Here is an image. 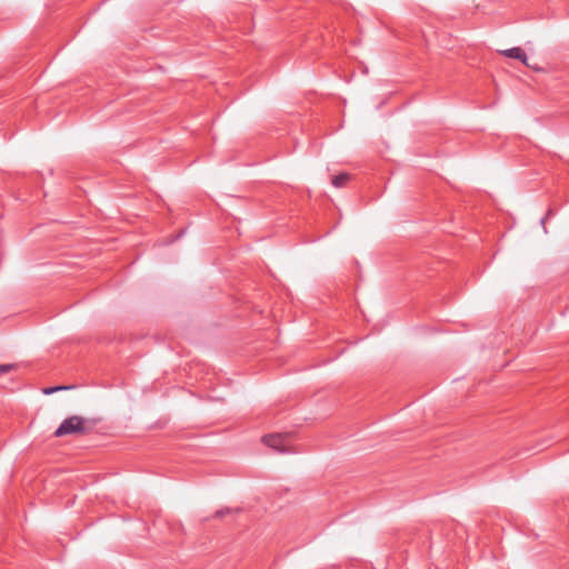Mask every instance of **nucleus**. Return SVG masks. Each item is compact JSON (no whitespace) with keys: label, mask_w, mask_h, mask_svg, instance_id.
Wrapping results in <instances>:
<instances>
[{"label":"nucleus","mask_w":569,"mask_h":569,"mask_svg":"<svg viewBox=\"0 0 569 569\" xmlns=\"http://www.w3.org/2000/svg\"><path fill=\"white\" fill-rule=\"evenodd\" d=\"M100 422L97 418H83L80 416H71L64 419L54 431L56 437H64L68 435H89Z\"/></svg>","instance_id":"1"},{"label":"nucleus","mask_w":569,"mask_h":569,"mask_svg":"<svg viewBox=\"0 0 569 569\" xmlns=\"http://www.w3.org/2000/svg\"><path fill=\"white\" fill-rule=\"evenodd\" d=\"M291 438L292 433L284 432L266 435L262 437L261 440L266 446L272 448L274 451L279 453H291L297 452L291 446Z\"/></svg>","instance_id":"2"},{"label":"nucleus","mask_w":569,"mask_h":569,"mask_svg":"<svg viewBox=\"0 0 569 569\" xmlns=\"http://www.w3.org/2000/svg\"><path fill=\"white\" fill-rule=\"evenodd\" d=\"M502 54L507 58L518 59L523 64L529 66L526 52L519 47L507 49L502 51Z\"/></svg>","instance_id":"3"},{"label":"nucleus","mask_w":569,"mask_h":569,"mask_svg":"<svg viewBox=\"0 0 569 569\" xmlns=\"http://www.w3.org/2000/svg\"><path fill=\"white\" fill-rule=\"evenodd\" d=\"M351 176L349 173L342 172L339 174H336L331 178V183L336 188H342L347 186V183L350 181Z\"/></svg>","instance_id":"4"},{"label":"nucleus","mask_w":569,"mask_h":569,"mask_svg":"<svg viewBox=\"0 0 569 569\" xmlns=\"http://www.w3.org/2000/svg\"><path fill=\"white\" fill-rule=\"evenodd\" d=\"M70 387H66V386H58V387H49V388H43L42 389V392L44 395H51L53 393L54 391H58V390H66V389H69Z\"/></svg>","instance_id":"5"},{"label":"nucleus","mask_w":569,"mask_h":569,"mask_svg":"<svg viewBox=\"0 0 569 569\" xmlns=\"http://www.w3.org/2000/svg\"><path fill=\"white\" fill-rule=\"evenodd\" d=\"M12 369L11 365H0V375L7 373Z\"/></svg>","instance_id":"6"},{"label":"nucleus","mask_w":569,"mask_h":569,"mask_svg":"<svg viewBox=\"0 0 569 569\" xmlns=\"http://www.w3.org/2000/svg\"><path fill=\"white\" fill-rule=\"evenodd\" d=\"M224 512H226V511H223V510H218V511L216 512V517H222V516L224 515Z\"/></svg>","instance_id":"7"}]
</instances>
